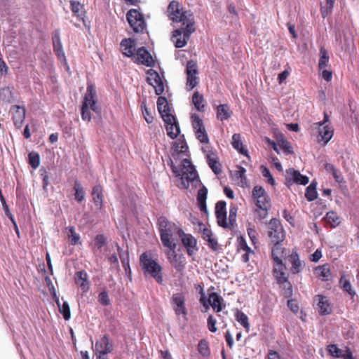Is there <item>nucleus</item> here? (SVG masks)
I'll return each instance as SVG.
<instances>
[{
	"instance_id": "1",
	"label": "nucleus",
	"mask_w": 359,
	"mask_h": 359,
	"mask_svg": "<svg viewBox=\"0 0 359 359\" xmlns=\"http://www.w3.org/2000/svg\"><path fill=\"white\" fill-rule=\"evenodd\" d=\"M167 11L170 20L174 22H180L181 25L179 28L187 31V35L196 31L194 14L190 11H183L180 8L177 1H172L168 5Z\"/></svg>"
},
{
	"instance_id": "2",
	"label": "nucleus",
	"mask_w": 359,
	"mask_h": 359,
	"mask_svg": "<svg viewBox=\"0 0 359 359\" xmlns=\"http://www.w3.org/2000/svg\"><path fill=\"white\" fill-rule=\"evenodd\" d=\"M157 225L161 241L164 247H170L173 244H177V236L179 237L183 231L178 224L169 221L165 216H161L158 219Z\"/></svg>"
},
{
	"instance_id": "3",
	"label": "nucleus",
	"mask_w": 359,
	"mask_h": 359,
	"mask_svg": "<svg viewBox=\"0 0 359 359\" xmlns=\"http://www.w3.org/2000/svg\"><path fill=\"white\" fill-rule=\"evenodd\" d=\"M140 266L145 276L152 277L156 283H163V269L158 262L152 258L151 252L146 251L140 256Z\"/></svg>"
},
{
	"instance_id": "4",
	"label": "nucleus",
	"mask_w": 359,
	"mask_h": 359,
	"mask_svg": "<svg viewBox=\"0 0 359 359\" xmlns=\"http://www.w3.org/2000/svg\"><path fill=\"white\" fill-rule=\"evenodd\" d=\"M170 167L175 175L176 177H180L181 187L183 189H187L189 186V182H194L198 177L194 166L191 164V162L187 158L182 161L180 168H177L173 165L172 162Z\"/></svg>"
},
{
	"instance_id": "5",
	"label": "nucleus",
	"mask_w": 359,
	"mask_h": 359,
	"mask_svg": "<svg viewBox=\"0 0 359 359\" xmlns=\"http://www.w3.org/2000/svg\"><path fill=\"white\" fill-rule=\"evenodd\" d=\"M252 198L256 205L255 212L260 219L265 218L271 208V199L265 189L262 186H255L252 191Z\"/></svg>"
},
{
	"instance_id": "6",
	"label": "nucleus",
	"mask_w": 359,
	"mask_h": 359,
	"mask_svg": "<svg viewBox=\"0 0 359 359\" xmlns=\"http://www.w3.org/2000/svg\"><path fill=\"white\" fill-rule=\"evenodd\" d=\"M95 97L96 90L94 86L92 83L88 84L81 106V118L83 121L89 122L91 120L89 107L95 113L100 112V108L96 106Z\"/></svg>"
},
{
	"instance_id": "7",
	"label": "nucleus",
	"mask_w": 359,
	"mask_h": 359,
	"mask_svg": "<svg viewBox=\"0 0 359 359\" xmlns=\"http://www.w3.org/2000/svg\"><path fill=\"white\" fill-rule=\"evenodd\" d=\"M191 121L196 139L205 145H209L210 140L203 120L198 114L194 113L191 115Z\"/></svg>"
},
{
	"instance_id": "8",
	"label": "nucleus",
	"mask_w": 359,
	"mask_h": 359,
	"mask_svg": "<svg viewBox=\"0 0 359 359\" xmlns=\"http://www.w3.org/2000/svg\"><path fill=\"white\" fill-rule=\"evenodd\" d=\"M268 236L271 243H281L285 239V231L280 220L273 218L268 224Z\"/></svg>"
},
{
	"instance_id": "9",
	"label": "nucleus",
	"mask_w": 359,
	"mask_h": 359,
	"mask_svg": "<svg viewBox=\"0 0 359 359\" xmlns=\"http://www.w3.org/2000/svg\"><path fill=\"white\" fill-rule=\"evenodd\" d=\"M126 18L135 32H143L146 27V24L142 13L136 9H130L126 14Z\"/></svg>"
},
{
	"instance_id": "10",
	"label": "nucleus",
	"mask_w": 359,
	"mask_h": 359,
	"mask_svg": "<svg viewBox=\"0 0 359 359\" xmlns=\"http://www.w3.org/2000/svg\"><path fill=\"white\" fill-rule=\"evenodd\" d=\"M187 74V88L188 90H191L195 88L199 81V78L197 76L198 74V70L197 64L194 60H189L187 62L186 67Z\"/></svg>"
},
{
	"instance_id": "11",
	"label": "nucleus",
	"mask_w": 359,
	"mask_h": 359,
	"mask_svg": "<svg viewBox=\"0 0 359 359\" xmlns=\"http://www.w3.org/2000/svg\"><path fill=\"white\" fill-rule=\"evenodd\" d=\"M201 149L205 154L208 164L212 172L216 175L220 174L222 172L221 164L219 163L217 154L212 151L210 144L204 145Z\"/></svg>"
},
{
	"instance_id": "12",
	"label": "nucleus",
	"mask_w": 359,
	"mask_h": 359,
	"mask_svg": "<svg viewBox=\"0 0 359 359\" xmlns=\"http://www.w3.org/2000/svg\"><path fill=\"white\" fill-rule=\"evenodd\" d=\"M166 248L169 249V250L166 252V257L171 265L178 272L184 271L185 265L182 261L183 256L177 255L175 251L177 244H173L170 247Z\"/></svg>"
},
{
	"instance_id": "13",
	"label": "nucleus",
	"mask_w": 359,
	"mask_h": 359,
	"mask_svg": "<svg viewBox=\"0 0 359 359\" xmlns=\"http://www.w3.org/2000/svg\"><path fill=\"white\" fill-rule=\"evenodd\" d=\"M172 304L176 315L182 316L186 318L187 316V309L185 306V296L182 292L175 293L172 296Z\"/></svg>"
},
{
	"instance_id": "14",
	"label": "nucleus",
	"mask_w": 359,
	"mask_h": 359,
	"mask_svg": "<svg viewBox=\"0 0 359 359\" xmlns=\"http://www.w3.org/2000/svg\"><path fill=\"white\" fill-rule=\"evenodd\" d=\"M133 57L134 62L138 65H143L149 67H152L155 65V61L151 55L145 47L139 48Z\"/></svg>"
},
{
	"instance_id": "15",
	"label": "nucleus",
	"mask_w": 359,
	"mask_h": 359,
	"mask_svg": "<svg viewBox=\"0 0 359 359\" xmlns=\"http://www.w3.org/2000/svg\"><path fill=\"white\" fill-rule=\"evenodd\" d=\"M165 118L163 120L165 124V130L167 135L171 139L174 140L177 137L180 133L179 123L173 115H165Z\"/></svg>"
},
{
	"instance_id": "16",
	"label": "nucleus",
	"mask_w": 359,
	"mask_h": 359,
	"mask_svg": "<svg viewBox=\"0 0 359 359\" xmlns=\"http://www.w3.org/2000/svg\"><path fill=\"white\" fill-rule=\"evenodd\" d=\"M179 237L181 238L182 243L186 248L189 256H193L198 250L197 241L191 234L186 233L182 231V233Z\"/></svg>"
},
{
	"instance_id": "17",
	"label": "nucleus",
	"mask_w": 359,
	"mask_h": 359,
	"mask_svg": "<svg viewBox=\"0 0 359 359\" xmlns=\"http://www.w3.org/2000/svg\"><path fill=\"white\" fill-rule=\"evenodd\" d=\"M191 34L187 35V32L184 29L177 28L173 31L172 35V41L176 48L184 47L187 41L189 40Z\"/></svg>"
},
{
	"instance_id": "18",
	"label": "nucleus",
	"mask_w": 359,
	"mask_h": 359,
	"mask_svg": "<svg viewBox=\"0 0 359 359\" xmlns=\"http://www.w3.org/2000/svg\"><path fill=\"white\" fill-rule=\"evenodd\" d=\"M95 346L98 359H105L104 356L113 350V346L107 335L103 336Z\"/></svg>"
},
{
	"instance_id": "19",
	"label": "nucleus",
	"mask_w": 359,
	"mask_h": 359,
	"mask_svg": "<svg viewBox=\"0 0 359 359\" xmlns=\"http://www.w3.org/2000/svg\"><path fill=\"white\" fill-rule=\"evenodd\" d=\"M226 202L224 201H219L215 205L217 222L218 225L223 228L229 227V224L226 222Z\"/></svg>"
},
{
	"instance_id": "20",
	"label": "nucleus",
	"mask_w": 359,
	"mask_h": 359,
	"mask_svg": "<svg viewBox=\"0 0 359 359\" xmlns=\"http://www.w3.org/2000/svg\"><path fill=\"white\" fill-rule=\"evenodd\" d=\"M318 130V142L325 146L329 141L332 138L334 135V129L330 125H325L323 126H314Z\"/></svg>"
},
{
	"instance_id": "21",
	"label": "nucleus",
	"mask_w": 359,
	"mask_h": 359,
	"mask_svg": "<svg viewBox=\"0 0 359 359\" xmlns=\"http://www.w3.org/2000/svg\"><path fill=\"white\" fill-rule=\"evenodd\" d=\"M236 248L237 252L242 254V261L247 263L250 260V254H254V251L248 245L245 239L241 236L237 238Z\"/></svg>"
},
{
	"instance_id": "22",
	"label": "nucleus",
	"mask_w": 359,
	"mask_h": 359,
	"mask_svg": "<svg viewBox=\"0 0 359 359\" xmlns=\"http://www.w3.org/2000/svg\"><path fill=\"white\" fill-rule=\"evenodd\" d=\"M52 40L53 51L60 60H66L65 52L63 50L62 42L60 40V33L58 29L53 31L52 34Z\"/></svg>"
},
{
	"instance_id": "23",
	"label": "nucleus",
	"mask_w": 359,
	"mask_h": 359,
	"mask_svg": "<svg viewBox=\"0 0 359 359\" xmlns=\"http://www.w3.org/2000/svg\"><path fill=\"white\" fill-rule=\"evenodd\" d=\"M313 273L317 278L323 282L329 281L332 279L330 265L327 263L316 266L313 269Z\"/></svg>"
},
{
	"instance_id": "24",
	"label": "nucleus",
	"mask_w": 359,
	"mask_h": 359,
	"mask_svg": "<svg viewBox=\"0 0 359 359\" xmlns=\"http://www.w3.org/2000/svg\"><path fill=\"white\" fill-rule=\"evenodd\" d=\"M286 180L288 182H293L298 184L306 185L309 183V177L302 175L298 170L290 168L287 170Z\"/></svg>"
},
{
	"instance_id": "25",
	"label": "nucleus",
	"mask_w": 359,
	"mask_h": 359,
	"mask_svg": "<svg viewBox=\"0 0 359 359\" xmlns=\"http://www.w3.org/2000/svg\"><path fill=\"white\" fill-rule=\"evenodd\" d=\"M314 302L316 303L320 315L325 316L331 313L332 308L325 296L318 294L314 297Z\"/></svg>"
},
{
	"instance_id": "26",
	"label": "nucleus",
	"mask_w": 359,
	"mask_h": 359,
	"mask_svg": "<svg viewBox=\"0 0 359 359\" xmlns=\"http://www.w3.org/2000/svg\"><path fill=\"white\" fill-rule=\"evenodd\" d=\"M12 109L13 110L12 117L13 123L17 128H20L25 118V108L24 107L14 105Z\"/></svg>"
},
{
	"instance_id": "27",
	"label": "nucleus",
	"mask_w": 359,
	"mask_h": 359,
	"mask_svg": "<svg viewBox=\"0 0 359 359\" xmlns=\"http://www.w3.org/2000/svg\"><path fill=\"white\" fill-rule=\"evenodd\" d=\"M135 45L136 41L135 39L131 38L124 39L120 43L121 50L124 55L128 57H133L135 55Z\"/></svg>"
},
{
	"instance_id": "28",
	"label": "nucleus",
	"mask_w": 359,
	"mask_h": 359,
	"mask_svg": "<svg viewBox=\"0 0 359 359\" xmlns=\"http://www.w3.org/2000/svg\"><path fill=\"white\" fill-rule=\"evenodd\" d=\"M223 298L217 293L212 292L209 294L208 302L216 313L222 311L225 307V305L223 304Z\"/></svg>"
},
{
	"instance_id": "29",
	"label": "nucleus",
	"mask_w": 359,
	"mask_h": 359,
	"mask_svg": "<svg viewBox=\"0 0 359 359\" xmlns=\"http://www.w3.org/2000/svg\"><path fill=\"white\" fill-rule=\"evenodd\" d=\"M288 260L291 264L290 271L292 274H297L302 271L304 266V263L301 262L299 255L296 251H293L289 255Z\"/></svg>"
},
{
	"instance_id": "30",
	"label": "nucleus",
	"mask_w": 359,
	"mask_h": 359,
	"mask_svg": "<svg viewBox=\"0 0 359 359\" xmlns=\"http://www.w3.org/2000/svg\"><path fill=\"white\" fill-rule=\"evenodd\" d=\"M207 195L208 189L205 186H202V187L198 189L196 196V201L199 210L205 214L208 213L206 206Z\"/></svg>"
},
{
	"instance_id": "31",
	"label": "nucleus",
	"mask_w": 359,
	"mask_h": 359,
	"mask_svg": "<svg viewBox=\"0 0 359 359\" xmlns=\"http://www.w3.org/2000/svg\"><path fill=\"white\" fill-rule=\"evenodd\" d=\"M286 271V266L283 262L276 263L273 269V273L278 283L285 281V279L288 278Z\"/></svg>"
},
{
	"instance_id": "32",
	"label": "nucleus",
	"mask_w": 359,
	"mask_h": 359,
	"mask_svg": "<svg viewBox=\"0 0 359 359\" xmlns=\"http://www.w3.org/2000/svg\"><path fill=\"white\" fill-rule=\"evenodd\" d=\"M93 201L98 209H101L103 205V189L100 184H97L92 189Z\"/></svg>"
},
{
	"instance_id": "33",
	"label": "nucleus",
	"mask_w": 359,
	"mask_h": 359,
	"mask_svg": "<svg viewBox=\"0 0 359 359\" xmlns=\"http://www.w3.org/2000/svg\"><path fill=\"white\" fill-rule=\"evenodd\" d=\"M157 108L163 120L166 119L165 115H172L170 113V109L167 99L165 97L160 96L157 100Z\"/></svg>"
},
{
	"instance_id": "34",
	"label": "nucleus",
	"mask_w": 359,
	"mask_h": 359,
	"mask_svg": "<svg viewBox=\"0 0 359 359\" xmlns=\"http://www.w3.org/2000/svg\"><path fill=\"white\" fill-rule=\"evenodd\" d=\"M75 281L83 291H87L89 289L88 276L85 271H79L75 273Z\"/></svg>"
},
{
	"instance_id": "35",
	"label": "nucleus",
	"mask_w": 359,
	"mask_h": 359,
	"mask_svg": "<svg viewBox=\"0 0 359 359\" xmlns=\"http://www.w3.org/2000/svg\"><path fill=\"white\" fill-rule=\"evenodd\" d=\"M217 118L221 121L228 120L232 114L230 107L227 104H219L216 109Z\"/></svg>"
},
{
	"instance_id": "36",
	"label": "nucleus",
	"mask_w": 359,
	"mask_h": 359,
	"mask_svg": "<svg viewBox=\"0 0 359 359\" xmlns=\"http://www.w3.org/2000/svg\"><path fill=\"white\" fill-rule=\"evenodd\" d=\"M71 10L74 15L80 20L84 21L86 11L83 5L80 2L72 0L70 1Z\"/></svg>"
},
{
	"instance_id": "37",
	"label": "nucleus",
	"mask_w": 359,
	"mask_h": 359,
	"mask_svg": "<svg viewBox=\"0 0 359 359\" xmlns=\"http://www.w3.org/2000/svg\"><path fill=\"white\" fill-rule=\"evenodd\" d=\"M192 103L199 112H204L205 111V100L203 95H201L198 91L195 92L192 96Z\"/></svg>"
},
{
	"instance_id": "38",
	"label": "nucleus",
	"mask_w": 359,
	"mask_h": 359,
	"mask_svg": "<svg viewBox=\"0 0 359 359\" xmlns=\"http://www.w3.org/2000/svg\"><path fill=\"white\" fill-rule=\"evenodd\" d=\"M203 238L208 242V245L212 250H218V243L216 239L212 238V233L210 229L204 228L203 230Z\"/></svg>"
},
{
	"instance_id": "39",
	"label": "nucleus",
	"mask_w": 359,
	"mask_h": 359,
	"mask_svg": "<svg viewBox=\"0 0 359 359\" xmlns=\"http://www.w3.org/2000/svg\"><path fill=\"white\" fill-rule=\"evenodd\" d=\"M273 246L271 250V257L275 263L283 262L282 258L285 249L280 245V243H273Z\"/></svg>"
},
{
	"instance_id": "40",
	"label": "nucleus",
	"mask_w": 359,
	"mask_h": 359,
	"mask_svg": "<svg viewBox=\"0 0 359 359\" xmlns=\"http://www.w3.org/2000/svg\"><path fill=\"white\" fill-rule=\"evenodd\" d=\"M232 146L241 154L248 156V150L245 149L243 145L241 135L235 133L232 136Z\"/></svg>"
},
{
	"instance_id": "41",
	"label": "nucleus",
	"mask_w": 359,
	"mask_h": 359,
	"mask_svg": "<svg viewBox=\"0 0 359 359\" xmlns=\"http://www.w3.org/2000/svg\"><path fill=\"white\" fill-rule=\"evenodd\" d=\"M330 57L327 50L324 47H320L319 53L318 69L322 70L329 65Z\"/></svg>"
},
{
	"instance_id": "42",
	"label": "nucleus",
	"mask_w": 359,
	"mask_h": 359,
	"mask_svg": "<svg viewBox=\"0 0 359 359\" xmlns=\"http://www.w3.org/2000/svg\"><path fill=\"white\" fill-rule=\"evenodd\" d=\"M66 230L67 231V236L70 245H76L77 244H81L80 236L76 233L74 226H69L66 228Z\"/></svg>"
},
{
	"instance_id": "43",
	"label": "nucleus",
	"mask_w": 359,
	"mask_h": 359,
	"mask_svg": "<svg viewBox=\"0 0 359 359\" xmlns=\"http://www.w3.org/2000/svg\"><path fill=\"white\" fill-rule=\"evenodd\" d=\"M235 318L236 320L246 330V331L248 332L250 330V323L248 316L241 310L236 309Z\"/></svg>"
},
{
	"instance_id": "44",
	"label": "nucleus",
	"mask_w": 359,
	"mask_h": 359,
	"mask_svg": "<svg viewBox=\"0 0 359 359\" xmlns=\"http://www.w3.org/2000/svg\"><path fill=\"white\" fill-rule=\"evenodd\" d=\"M55 302L59 308L60 313H62L65 320H68L71 317L70 308L68 302H64L63 304L60 305L58 299H57Z\"/></svg>"
},
{
	"instance_id": "45",
	"label": "nucleus",
	"mask_w": 359,
	"mask_h": 359,
	"mask_svg": "<svg viewBox=\"0 0 359 359\" xmlns=\"http://www.w3.org/2000/svg\"><path fill=\"white\" fill-rule=\"evenodd\" d=\"M324 219L326 223L329 224L331 227H336L340 223L339 217L333 211L328 212Z\"/></svg>"
},
{
	"instance_id": "46",
	"label": "nucleus",
	"mask_w": 359,
	"mask_h": 359,
	"mask_svg": "<svg viewBox=\"0 0 359 359\" xmlns=\"http://www.w3.org/2000/svg\"><path fill=\"white\" fill-rule=\"evenodd\" d=\"M74 190L75 191V199L79 203L83 201L85 198V192L81 182L79 180H76L74 182Z\"/></svg>"
},
{
	"instance_id": "47",
	"label": "nucleus",
	"mask_w": 359,
	"mask_h": 359,
	"mask_svg": "<svg viewBox=\"0 0 359 359\" xmlns=\"http://www.w3.org/2000/svg\"><path fill=\"white\" fill-rule=\"evenodd\" d=\"M305 197L309 201H313L318 197L316 191V184L311 182L310 185L306 189Z\"/></svg>"
},
{
	"instance_id": "48",
	"label": "nucleus",
	"mask_w": 359,
	"mask_h": 359,
	"mask_svg": "<svg viewBox=\"0 0 359 359\" xmlns=\"http://www.w3.org/2000/svg\"><path fill=\"white\" fill-rule=\"evenodd\" d=\"M198 351L203 357H208L210 355L209 344L205 339H201L198 344Z\"/></svg>"
},
{
	"instance_id": "49",
	"label": "nucleus",
	"mask_w": 359,
	"mask_h": 359,
	"mask_svg": "<svg viewBox=\"0 0 359 359\" xmlns=\"http://www.w3.org/2000/svg\"><path fill=\"white\" fill-rule=\"evenodd\" d=\"M147 81L149 85L152 86L154 88L155 84H156L158 83V81H159V79H161L159 74L156 71H155L152 69H150L147 71Z\"/></svg>"
},
{
	"instance_id": "50",
	"label": "nucleus",
	"mask_w": 359,
	"mask_h": 359,
	"mask_svg": "<svg viewBox=\"0 0 359 359\" xmlns=\"http://www.w3.org/2000/svg\"><path fill=\"white\" fill-rule=\"evenodd\" d=\"M13 93L9 87H4L0 89V100L4 102H11Z\"/></svg>"
},
{
	"instance_id": "51",
	"label": "nucleus",
	"mask_w": 359,
	"mask_h": 359,
	"mask_svg": "<svg viewBox=\"0 0 359 359\" xmlns=\"http://www.w3.org/2000/svg\"><path fill=\"white\" fill-rule=\"evenodd\" d=\"M280 287L283 290V295L285 297L288 298L292 295V288L290 282L288 280V278L285 279V281H282L278 283Z\"/></svg>"
},
{
	"instance_id": "52",
	"label": "nucleus",
	"mask_w": 359,
	"mask_h": 359,
	"mask_svg": "<svg viewBox=\"0 0 359 359\" xmlns=\"http://www.w3.org/2000/svg\"><path fill=\"white\" fill-rule=\"evenodd\" d=\"M339 283L341 285L343 290L348 292L351 297L355 295V292L352 289L349 280L344 279L343 276L341 277Z\"/></svg>"
},
{
	"instance_id": "53",
	"label": "nucleus",
	"mask_w": 359,
	"mask_h": 359,
	"mask_svg": "<svg viewBox=\"0 0 359 359\" xmlns=\"http://www.w3.org/2000/svg\"><path fill=\"white\" fill-rule=\"evenodd\" d=\"M141 110L142 112V114L144 116V118L147 123H151L154 121V116L152 115V113L151 111L149 110V109L147 107L146 102H142L141 104Z\"/></svg>"
},
{
	"instance_id": "54",
	"label": "nucleus",
	"mask_w": 359,
	"mask_h": 359,
	"mask_svg": "<svg viewBox=\"0 0 359 359\" xmlns=\"http://www.w3.org/2000/svg\"><path fill=\"white\" fill-rule=\"evenodd\" d=\"M29 163L34 169L37 168L40 164V156L37 152H31L28 155Z\"/></svg>"
},
{
	"instance_id": "55",
	"label": "nucleus",
	"mask_w": 359,
	"mask_h": 359,
	"mask_svg": "<svg viewBox=\"0 0 359 359\" xmlns=\"http://www.w3.org/2000/svg\"><path fill=\"white\" fill-rule=\"evenodd\" d=\"M98 302L103 306H109L111 303L107 291L104 290L101 292L97 297Z\"/></svg>"
},
{
	"instance_id": "56",
	"label": "nucleus",
	"mask_w": 359,
	"mask_h": 359,
	"mask_svg": "<svg viewBox=\"0 0 359 359\" xmlns=\"http://www.w3.org/2000/svg\"><path fill=\"white\" fill-rule=\"evenodd\" d=\"M327 351L334 358H340L342 355L343 351L335 344L329 345Z\"/></svg>"
},
{
	"instance_id": "57",
	"label": "nucleus",
	"mask_w": 359,
	"mask_h": 359,
	"mask_svg": "<svg viewBox=\"0 0 359 359\" xmlns=\"http://www.w3.org/2000/svg\"><path fill=\"white\" fill-rule=\"evenodd\" d=\"M217 320L212 315H210L207 320L208 328L211 332H216L217 328L216 327Z\"/></svg>"
},
{
	"instance_id": "58",
	"label": "nucleus",
	"mask_w": 359,
	"mask_h": 359,
	"mask_svg": "<svg viewBox=\"0 0 359 359\" xmlns=\"http://www.w3.org/2000/svg\"><path fill=\"white\" fill-rule=\"evenodd\" d=\"M106 238L103 234L97 235L95 238V246L98 250H101L106 244Z\"/></svg>"
},
{
	"instance_id": "59",
	"label": "nucleus",
	"mask_w": 359,
	"mask_h": 359,
	"mask_svg": "<svg viewBox=\"0 0 359 359\" xmlns=\"http://www.w3.org/2000/svg\"><path fill=\"white\" fill-rule=\"evenodd\" d=\"M287 306L290 309V310L294 313H297L299 311V304L296 299H291L287 301Z\"/></svg>"
},
{
	"instance_id": "60",
	"label": "nucleus",
	"mask_w": 359,
	"mask_h": 359,
	"mask_svg": "<svg viewBox=\"0 0 359 359\" xmlns=\"http://www.w3.org/2000/svg\"><path fill=\"white\" fill-rule=\"evenodd\" d=\"M280 147L286 154H290L293 153L290 144L287 140H283L280 143Z\"/></svg>"
},
{
	"instance_id": "61",
	"label": "nucleus",
	"mask_w": 359,
	"mask_h": 359,
	"mask_svg": "<svg viewBox=\"0 0 359 359\" xmlns=\"http://www.w3.org/2000/svg\"><path fill=\"white\" fill-rule=\"evenodd\" d=\"M154 90L156 94L158 95L163 94L164 92V83L161 78L159 79V81L155 84Z\"/></svg>"
},
{
	"instance_id": "62",
	"label": "nucleus",
	"mask_w": 359,
	"mask_h": 359,
	"mask_svg": "<svg viewBox=\"0 0 359 359\" xmlns=\"http://www.w3.org/2000/svg\"><path fill=\"white\" fill-rule=\"evenodd\" d=\"M332 175L337 183L341 184L345 182L341 172L338 169L335 168Z\"/></svg>"
},
{
	"instance_id": "63",
	"label": "nucleus",
	"mask_w": 359,
	"mask_h": 359,
	"mask_svg": "<svg viewBox=\"0 0 359 359\" xmlns=\"http://www.w3.org/2000/svg\"><path fill=\"white\" fill-rule=\"evenodd\" d=\"M199 287H200V293L201 294V297L200 298V302L205 308V309L208 310L209 309V304L208 302V300H206L203 287L202 286H199Z\"/></svg>"
},
{
	"instance_id": "64",
	"label": "nucleus",
	"mask_w": 359,
	"mask_h": 359,
	"mask_svg": "<svg viewBox=\"0 0 359 359\" xmlns=\"http://www.w3.org/2000/svg\"><path fill=\"white\" fill-rule=\"evenodd\" d=\"M245 172L246 170L243 167L239 166L238 170L235 171V176L241 180H246Z\"/></svg>"
}]
</instances>
